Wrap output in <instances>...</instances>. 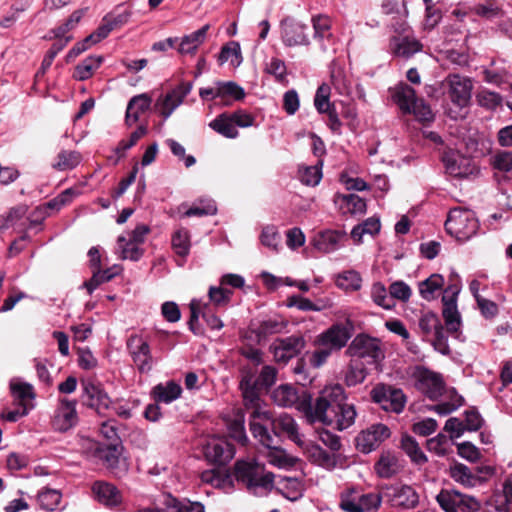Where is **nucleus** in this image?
I'll list each match as a JSON object with an SVG mask.
<instances>
[{"label":"nucleus","instance_id":"9b49d317","mask_svg":"<svg viewBox=\"0 0 512 512\" xmlns=\"http://www.w3.org/2000/svg\"><path fill=\"white\" fill-rule=\"evenodd\" d=\"M121 444L95 445L93 456L112 473L118 475L128 470L127 458L123 455Z\"/></svg>","mask_w":512,"mask_h":512},{"label":"nucleus","instance_id":"b1692460","mask_svg":"<svg viewBox=\"0 0 512 512\" xmlns=\"http://www.w3.org/2000/svg\"><path fill=\"white\" fill-rule=\"evenodd\" d=\"M128 348L140 372H148L152 368L150 346L142 337L134 335L128 340Z\"/></svg>","mask_w":512,"mask_h":512},{"label":"nucleus","instance_id":"58836bf2","mask_svg":"<svg viewBox=\"0 0 512 512\" xmlns=\"http://www.w3.org/2000/svg\"><path fill=\"white\" fill-rule=\"evenodd\" d=\"M330 80L333 88L340 95H348L351 91V80L340 65L333 63L330 70Z\"/></svg>","mask_w":512,"mask_h":512},{"label":"nucleus","instance_id":"e433bc0d","mask_svg":"<svg viewBox=\"0 0 512 512\" xmlns=\"http://www.w3.org/2000/svg\"><path fill=\"white\" fill-rule=\"evenodd\" d=\"M82 161V156L78 151L62 149L58 152L52 168L57 171H68L76 168Z\"/></svg>","mask_w":512,"mask_h":512},{"label":"nucleus","instance_id":"774afa93","mask_svg":"<svg viewBox=\"0 0 512 512\" xmlns=\"http://www.w3.org/2000/svg\"><path fill=\"white\" fill-rule=\"evenodd\" d=\"M285 328V321L273 318L263 321L258 328V332L260 335L267 336L271 334L281 333Z\"/></svg>","mask_w":512,"mask_h":512},{"label":"nucleus","instance_id":"f8f14e48","mask_svg":"<svg viewBox=\"0 0 512 512\" xmlns=\"http://www.w3.org/2000/svg\"><path fill=\"white\" fill-rule=\"evenodd\" d=\"M436 500L445 512H475L480 509V503L475 498L455 490H442Z\"/></svg>","mask_w":512,"mask_h":512},{"label":"nucleus","instance_id":"7ed1b4c3","mask_svg":"<svg viewBox=\"0 0 512 512\" xmlns=\"http://www.w3.org/2000/svg\"><path fill=\"white\" fill-rule=\"evenodd\" d=\"M237 481L242 482L249 492L258 495L273 487L274 475L254 460L237 461L234 467Z\"/></svg>","mask_w":512,"mask_h":512},{"label":"nucleus","instance_id":"052dcab7","mask_svg":"<svg viewBox=\"0 0 512 512\" xmlns=\"http://www.w3.org/2000/svg\"><path fill=\"white\" fill-rule=\"evenodd\" d=\"M476 99L480 106L490 110L496 109L502 103L501 95L488 89L479 91Z\"/></svg>","mask_w":512,"mask_h":512},{"label":"nucleus","instance_id":"1a4fd4ad","mask_svg":"<svg viewBox=\"0 0 512 512\" xmlns=\"http://www.w3.org/2000/svg\"><path fill=\"white\" fill-rule=\"evenodd\" d=\"M384 500L391 506L403 509H412L419 503V494L415 488L408 484L394 483L382 486Z\"/></svg>","mask_w":512,"mask_h":512},{"label":"nucleus","instance_id":"0eeeda50","mask_svg":"<svg viewBox=\"0 0 512 512\" xmlns=\"http://www.w3.org/2000/svg\"><path fill=\"white\" fill-rule=\"evenodd\" d=\"M191 82H181L166 93L161 94L154 103L155 111L167 120L173 112L184 102L192 90Z\"/></svg>","mask_w":512,"mask_h":512},{"label":"nucleus","instance_id":"c85d7f7f","mask_svg":"<svg viewBox=\"0 0 512 512\" xmlns=\"http://www.w3.org/2000/svg\"><path fill=\"white\" fill-rule=\"evenodd\" d=\"M151 104L152 98L146 93L132 97L126 109V123L129 126L135 124L139 120L140 115L147 111Z\"/></svg>","mask_w":512,"mask_h":512},{"label":"nucleus","instance_id":"680f3d73","mask_svg":"<svg viewBox=\"0 0 512 512\" xmlns=\"http://www.w3.org/2000/svg\"><path fill=\"white\" fill-rule=\"evenodd\" d=\"M330 86L328 84H322L318 87L315 98L314 105L318 112L326 113L331 109L329 97H330Z\"/></svg>","mask_w":512,"mask_h":512},{"label":"nucleus","instance_id":"5701e85b","mask_svg":"<svg viewBox=\"0 0 512 512\" xmlns=\"http://www.w3.org/2000/svg\"><path fill=\"white\" fill-rule=\"evenodd\" d=\"M91 492L94 500L106 507H117L122 503L121 491L112 483L98 480L92 484Z\"/></svg>","mask_w":512,"mask_h":512},{"label":"nucleus","instance_id":"69168bd1","mask_svg":"<svg viewBox=\"0 0 512 512\" xmlns=\"http://www.w3.org/2000/svg\"><path fill=\"white\" fill-rule=\"evenodd\" d=\"M314 37L323 39L331 35V20L328 16L318 15L312 18Z\"/></svg>","mask_w":512,"mask_h":512},{"label":"nucleus","instance_id":"bf43d9fd","mask_svg":"<svg viewBox=\"0 0 512 512\" xmlns=\"http://www.w3.org/2000/svg\"><path fill=\"white\" fill-rule=\"evenodd\" d=\"M426 5L425 9V17L422 23L423 29L425 31L433 30L442 18L441 10L436 8L433 4V0L429 2H424Z\"/></svg>","mask_w":512,"mask_h":512},{"label":"nucleus","instance_id":"f257e3e1","mask_svg":"<svg viewBox=\"0 0 512 512\" xmlns=\"http://www.w3.org/2000/svg\"><path fill=\"white\" fill-rule=\"evenodd\" d=\"M272 400L278 406L295 407L305 414L310 423L334 425L338 430L350 427L356 417L354 406L346 403L344 389L339 384L327 385L314 405L309 394L304 392L300 395L297 389L289 384L277 387L272 392Z\"/></svg>","mask_w":512,"mask_h":512},{"label":"nucleus","instance_id":"ea45409f","mask_svg":"<svg viewBox=\"0 0 512 512\" xmlns=\"http://www.w3.org/2000/svg\"><path fill=\"white\" fill-rule=\"evenodd\" d=\"M336 202L343 213L356 215L366 211L365 200L356 194L339 195Z\"/></svg>","mask_w":512,"mask_h":512},{"label":"nucleus","instance_id":"2f4dec72","mask_svg":"<svg viewBox=\"0 0 512 512\" xmlns=\"http://www.w3.org/2000/svg\"><path fill=\"white\" fill-rule=\"evenodd\" d=\"M277 490L288 500L296 501L302 497L304 485L298 478L283 477L276 483Z\"/></svg>","mask_w":512,"mask_h":512},{"label":"nucleus","instance_id":"4c0bfd02","mask_svg":"<svg viewBox=\"0 0 512 512\" xmlns=\"http://www.w3.org/2000/svg\"><path fill=\"white\" fill-rule=\"evenodd\" d=\"M10 390L15 400L19 402V406H27L35 397L33 386L20 379H12L10 382Z\"/></svg>","mask_w":512,"mask_h":512},{"label":"nucleus","instance_id":"de8ad7c7","mask_svg":"<svg viewBox=\"0 0 512 512\" xmlns=\"http://www.w3.org/2000/svg\"><path fill=\"white\" fill-rule=\"evenodd\" d=\"M117 250L120 252L121 259L137 261L143 254L140 245L128 241L126 236H119L117 239Z\"/></svg>","mask_w":512,"mask_h":512},{"label":"nucleus","instance_id":"cd10ccee","mask_svg":"<svg viewBox=\"0 0 512 512\" xmlns=\"http://www.w3.org/2000/svg\"><path fill=\"white\" fill-rule=\"evenodd\" d=\"M209 29L210 25L206 24L197 31L183 36L178 45V52L181 55H195L198 48L205 42Z\"/></svg>","mask_w":512,"mask_h":512},{"label":"nucleus","instance_id":"a19ab883","mask_svg":"<svg viewBox=\"0 0 512 512\" xmlns=\"http://www.w3.org/2000/svg\"><path fill=\"white\" fill-rule=\"evenodd\" d=\"M444 285V278L440 274H432L430 277L419 283V293L427 301L436 298L437 293Z\"/></svg>","mask_w":512,"mask_h":512},{"label":"nucleus","instance_id":"6ab92c4d","mask_svg":"<svg viewBox=\"0 0 512 512\" xmlns=\"http://www.w3.org/2000/svg\"><path fill=\"white\" fill-rule=\"evenodd\" d=\"M305 346L303 337L292 335L286 338L276 339L271 345V351L277 362L286 363L297 356Z\"/></svg>","mask_w":512,"mask_h":512},{"label":"nucleus","instance_id":"c9c22d12","mask_svg":"<svg viewBox=\"0 0 512 512\" xmlns=\"http://www.w3.org/2000/svg\"><path fill=\"white\" fill-rule=\"evenodd\" d=\"M274 440L272 439V442L270 445L262 444L266 448V452L264 453L265 458L267 461L278 468H289L294 466L295 464V458L288 455L285 450L273 446Z\"/></svg>","mask_w":512,"mask_h":512},{"label":"nucleus","instance_id":"e2e57ef3","mask_svg":"<svg viewBox=\"0 0 512 512\" xmlns=\"http://www.w3.org/2000/svg\"><path fill=\"white\" fill-rule=\"evenodd\" d=\"M322 178L321 165L304 167L300 170L301 182L308 186H316Z\"/></svg>","mask_w":512,"mask_h":512},{"label":"nucleus","instance_id":"338daca9","mask_svg":"<svg viewBox=\"0 0 512 512\" xmlns=\"http://www.w3.org/2000/svg\"><path fill=\"white\" fill-rule=\"evenodd\" d=\"M219 61L220 63L231 61L233 64L236 63L238 65L241 61V51L239 44L236 42H231L225 45L220 52Z\"/></svg>","mask_w":512,"mask_h":512},{"label":"nucleus","instance_id":"412c9836","mask_svg":"<svg viewBox=\"0 0 512 512\" xmlns=\"http://www.w3.org/2000/svg\"><path fill=\"white\" fill-rule=\"evenodd\" d=\"M262 423L264 426L266 423H271L272 430L275 435L285 436L297 445L302 443L303 436L299 432L298 424L289 414L282 413L276 418H272L270 415V420Z\"/></svg>","mask_w":512,"mask_h":512},{"label":"nucleus","instance_id":"a211bd4d","mask_svg":"<svg viewBox=\"0 0 512 512\" xmlns=\"http://www.w3.org/2000/svg\"><path fill=\"white\" fill-rule=\"evenodd\" d=\"M446 172L458 178L468 177L472 175L476 168L471 158L461 154L459 151L448 150L442 157Z\"/></svg>","mask_w":512,"mask_h":512},{"label":"nucleus","instance_id":"37998d69","mask_svg":"<svg viewBox=\"0 0 512 512\" xmlns=\"http://www.w3.org/2000/svg\"><path fill=\"white\" fill-rule=\"evenodd\" d=\"M62 494L57 489L45 487L37 494L39 506L46 511H54L61 503Z\"/></svg>","mask_w":512,"mask_h":512},{"label":"nucleus","instance_id":"864d4df0","mask_svg":"<svg viewBox=\"0 0 512 512\" xmlns=\"http://www.w3.org/2000/svg\"><path fill=\"white\" fill-rule=\"evenodd\" d=\"M358 500V491L355 488H347L340 493L339 506L345 512H361Z\"/></svg>","mask_w":512,"mask_h":512},{"label":"nucleus","instance_id":"13d9d810","mask_svg":"<svg viewBox=\"0 0 512 512\" xmlns=\"http://www.w3.org/2000/svg\"><path fill=\"white\" fill-rule=\"evenodd\" d=\"M217 212V207L215 202L211 199H202L198 203L192 205L186 212L185 216H206V215H214Z\"/></svg>","mask_w":512,"mask_h":512},{"label":"nucleus","instance_id":"c756f323","mask_svg":"<svg viewBox=\"0 0 512 512\" xmlns=\"http://www.w3.org/2000/svg\"><path fill=\"white\" fill-rule=\"evenodd\" d=\"M165 505L163 509L143 508L136 512H205L204 506L199 502L178 501L172 497L166 500Z\"/></svg>","mask_w":512,"mask_h":512},{"label":"nucleus","instance_id":"0e129e2a","mask_svg":"<svg viewBox=\"0 0 512 512\" xmlns=\"http://www.w3.org/2000/svg\"><path fill=\"white\" fill-rule=\"evenodd\" d=\"M389 294L392 300L407 302L412 295V290L404 281H395L389 286Z\"/></svg>","mask_w":512,"mask_h":512},{"label":"nucleus","instance_id":"7c9ffc66","mask_svg":"<svg viewBox=\"0 0 512 512\" xmlns=\"http://www.w3.org/2000/svg\"><path fill=\"white\" fill-rule=\"evenodd\" d=\"M344 233L327 230L319 233L314 239V247L323 253H331L340 247Z\"/></svg>","mask_w":512,"mask_h":512},{"label":"nucleus","instance_id":"8fccbe9b","mask_svg":"<svg viewBox=\"0 0 512 512\" xmlns=\"http://www.w3.org/2000/svg\"><path fill=\"white\" fill-rule=\"evenodd\" d=\"M370 295L373 302L384 309L389 310L395 306L394 302L387 294V289L385 285L382 284L381 282L373 283V285L371 286Z\"/></svg>","mask_w":512,"mask_h":512},{"label":"nucleus","instance_id":"603ef678","mask_svg":"<svg viewBox=\"0 0 512 512\" xmlns=\"http://www.w3.org/2000/svg\"><path fill=\"white\" fill-rule=\"evenodd\" d=\"M419 328L426 338H430L443 327L436 314L426 312L423 313L419 319Z\"/></svg>","mask_w":512,"mask_h":512},{"label":"nucleus","instance_id":"f704fd0d","mask_svg":"<svg viewBox=\"0 0 512 512\" xmlns=\"http://www.w3.org/2000/svg\"><path fill=\"white\" fill-rule=\"evenodd\" d=\"M390 46L394 54L405 58L411 57L412 55L420 51L422 48V45L418 40H416L415 38H410L408 36H405L403 38H392Z\"/></svg>","mask_w":512,"mask_h":512},{"label":"nucleus","instance_id":"a18cd8bd","mask_svg":"<svg viewBox=\"0 0 512 512\" xmlns=\"http://www.w3.org/2000/svg\"><path fill=\"white\" fill-rule=\"evenodd\" d=\"M401 448L413 463L422 465L427 462L426 455L420 449L419 444L414 438L403 436L401 439Z\"/></svg>","mask_w":512,"mask_h":512},{"label":"nucleus","instance_id":"79ce46f5","mask_svg":"<svg viewBox=\"0 0 512 512\" xmlns=\"http://www.w3.org/2000/svg\"><path fill=\"white\" fill-rule=\"evenodd\" d=\"M102 62V56H89L85 58L75 67L73 77L79 81L89 79L94 74V72L101 66Z\"/></svg>","mask_w":512,"mask_h":512},{"label":"nucleus","instance_id":"3c124183","mask_svg":"<svg viewBox=\"0 0 512 512\" xmlns=\"http://www.w3.org/2000/svg\"><path fill=\"white\" fill-rule=\"evenodd\" d=\"M201 480L217 488L225 487L226 484L230 483L229 475L220 468L203 471L201 473Z\"/></svg>","mask_w":512,"mask_h":512},{"label":"nucleus","instance_id":"c03bdc74","mask_svg":"<svg viewBox=\"0 0 512 512\" xmlns=\"http://www.w3.org/2000/svg\"><path fill=\"white\" fill-rule=\"evenodd\" d=\"M335 284L345 291H357L362 286V278L357 271L346 270L337 275Z\"/></svg>","mask_w":512,"mask_h":512},{"label":"nucleus","instance_id":"f3484780","mask_svg":"<svg viewBox=\"0 0 512 512\" xmlns=\"http://www.w3.org/2000/svg\"><path fill=\"white\" fill-rule=\"evenodd\" d=\"M390 437V430L384 424H374L356 437V447L362 453H370Z\"/></svg>","mask_w":512,"mask_h":512},{"label":"nucleus","instance_id":"a878e982","mask_svg":"<svg viewBox=\"0 0 512 512\" xmlns=\"http://www.w3.org/2000/svg\"><path fill=\"white\" fill-rule=\"evenodd\" d=\"M350 337L349 330L345 326L335 324L317 337V343L333 350H340L347 344Z\"/></svg>","mask_w":512,"mask_h":512},{"label":"nucleus","instance_id":"5fc2aeb1","mask_svg":"<svg viewBox=\"0 0 512 512\" xmlns=\"http://www.w3.org/2000/svg\"><path fill=\"white\" fill-rule=\"evenodd\" d=\"M366 378V371L363 364L357 359H353L345 372V383L348 386H355L362 383Z\"/></svg>","mask_w":512,"mask_h":512},{"label":"nucleus","instance_id":"39448f33","mask_svg":"<svg viewBox=\"0 0 512 512\" xmlns=\"http://www.w3.org/2000/svg\"><path fill=\"white\" fill-rule=\"evenodd\" d=\"M445 228L456 239L465 241L476 234L479 223L473 211L457 207L450 210Z\"/></svg>","mask_w":512,"mask_h":512},{"label":"nucleus","instance_id":"4be33fe9","mask_svg":"<svg viewBox=\"0 0 512 512\" xmlns=\"http://www.w3.org/2000/svg\"><path fill=\"white\" fill-rule=\"evenodd\" d=\"M308 26L293 18H286L281 22L282 41L286 46L308 45L309 37L306 33Z\"/></svg>","mask_w":512,"mask_h":512},{"label":"nucleus","instance_id":"dca6fc26","mask_svg":"<svg viewBox=\"0 0 512 512\" xmlns=\"http://www.w3.org/2000/svg\"><path fill=\"white\" fill-rule=\"evenodd\" d=\"M206 459L218 465H225L235 454L233 446L222 437L208 438L203 446Z\"/></svg>","mask_w":512,"mask_h":512},{"label":"nucleus","instance_id":"473e14b6","mask_svg":"<svg viewBox=\"0 0 512 512\" xmlns=\"http://www.w3.org/2000/svg\"><path fill=\"white\" fill-rule=\"evenodd\" d=\"M181 393H182L181 386L174 381L160 383V384L156 385L152 390L154 399L157 402H163L166 404L171 403L174 400L178 399L181 396Z\"/></svg>","mask_w":512,"mask_h":512},{"label":"nucleus","instance_id":"423d86ee","mask_svg":"<svg viewBox=\"0 0 512 512\" xmlns=\"http://www.w3.org/2000/svg\"><path fill=\"white\" fill-rule=\"evenodd\" d=\"M454 280L444 290L442 297L443 310L442 314L445 320L447 330L455 333L458 332L461 327V316L457 309V296L460 293L461 285L457 275H453Z\"/></svg>","mask_w":512,"mask_h":512},{"label":"nucleus","instance_id":"bb28decb","mask_svg":"<svg viewBox=\"0 0 512 512\" xmlns=\"http://www.w3.org/2000/svg\"><path fill=\"white\" fill-rule=\"evenodd\" d=\"M417 388L431 399L438 398L444 389L441 376L429 370H420L417 375Z\"/></svg>","mask_w":512,"mask_h":512},{"label":"nucleus","instance_id":"393cba45","mask_svg":"<svg viewBox=\"0 0 512 512\" xmlns=\"http://www.w3.org/2000/svg\"><path fill=\"white\" fill-rule=\"evenodd\" d=\"M403 460L392 451H383L374 464V471L378 477L389 479L397 475L403 469Z\"/></svg>","mask_w":512,"mask_h":512},{"label":"nucleus","instance_id":"9d476101","mask_svg":"<svg viewBox=\"0 0 512 512\" xmlns=\"http://www.w3.org/2000/svg\"><path fill=\"white\" fill-rule=\"evenodd\" d=\"M298 446L311 463L325 470L332 471L344 465V457L341 454L328 452L313 441H305L303 439L302 443Z\"/></svg>","mask_w":512,"mask_h":512},{"label":"nucleus","instance_id":"20e7f679","mask_svg":"<svg viewBox=\"0 0 512 512\" xmlns=\"http://www.w3.org/2000/svg\"><path fill=\"white\" fill-rule=\"evenodd\" d=\"M391 96L404 114H413L418 121L429 122L434 114L429 105L418 99L415 90L405 83L391 89Z\"/></svg>","mask_w":512,"mask_h":512},{"label":"nucleus","instance_id":"72a5a7b5","mask_svg":"<svg viewBox=\"0 0 512 512\" xmlns=\"http://www.w3.org/2000/svg\"><path fill=\"white\" fill-rule=\"evenodd\" d=\"M209 127L218 134L229 139H235L239 135L230 113L227 112L218 115L209 123Z\"/></svg>","mask_w":512,"mask_h":512},{"label":"nucleus","instance_id":"aec40b11","mask_svg":"<svg viewBox=\"0 0 512 512\" xmlns=\"http://www.w3.org/2000/svg\"><path fill=\"white\" fill-rule=\"evenodd\" d=\"M76 405L75 400H60L52 419V426L56 431L66 432L77 424Z\"/></svg>","mask_w":512,"mask_h":512},{"label":"nucleus","instance_id":"6e6d98bb","mask_svg":"<svg viewBox=\"0 0 512 512\" xmlns=\"http://www.w3.org/2000/svg\"><path fill=\"white\" fill-rule=\"evenodd\" d=\"M384 499L383 495V489L381 488L380 493H366V494H359V509H361V512H372L377 510L382 500Z\"/></svg>","mask_w":512,"mask_h":512},{"label":"nucleus","instance_id":"f03ea898","mask_svg":"<svg viewBox=\"0 0 512 512\" xmlns=\"http://www.w3.org/2000/svg\"><path fill=\"white\" fill-rule=\"evenodd\" d=\"M259 389L260 386L257 384L255 373L244 372L240 382V390L245 407L251 410L250 430L254 438L258 439L261 444L270 445L272 435L269 434L266 426L262 423L270 420V412L261 402Z\"/></svg>","mask_w":512,"mask_h":512},{"label":"nucleus","instance_id":"ddd939ff","mask_svg":"<svg viewBox=\"0 0 512 512\" xmlns=\"http://www.w3.org/2000/svg\"><path fill=\"white\" fill-rule=\"evenodd\" d=\"M371 397L385 411L400 413L404 409L406 398L401 389L387 385H377L371 391Z\"/></svg>","mask_w":512,"mask_h":512},{"label":"nucleus","instance_id":"4d7b16f0","mask_svg":"<svg viewBox=\"0 0 512 512\" xmlns=\"http://www.w3.org/2000/svg\"><path fill=\"white\" fill-rule=\"evenodd\" d=\"M244 97L245 91L237 83L232 81L219 82V98L239 101Z\"/></svg>","mask_w":512,"mask_h":512},{"label":"nucleus","instance_id":"49530a36","mask_svg":"<svg viewBox=\"0 0 512 512\" xmlns=\"http://www.w3.org/2000/svg\"><path fill=\"white\" fill-rule=\"evenodd\" d=\"M260 243L273 252H278L281 245V236L274 225H266L262 228Z\"/></svg>","mask_w":512,"mask_h":512},{"label":"nucleus","instance_id":"2eb2a0df","mask_svg":"<svg viewBox=\"0 0 512 512\" xmlns=\"http://www.w3.org/2000/svg\"><path fill=\"white\" fill-rule=\"evenodd\" d=\"M348 351L358 361L366 359L368 363L376 364L384 357L379 341L368 336H357Z\"/></svg>","mask_w":512,"mask_h":512},{"label":"nucleus","instance_id":"09e8293b","mask_svg":"<svg viewBox=\"0 0 512 512\" xmlns=\"http://www.w3.org/2000/svg\"><path fill=\"white\" fill-rule=\"evenodd\" d=\"M172 248L179 256L185 257L189 254L191 242L190 233L185 228L177 229L172 235Z\"/></svg>","mask_w":512,"mask_h":512},{"label":"nucleus","instance_id":"4468645a","mask_svg":"<svg viewBox=\"0 0 512 512\" xmlns=\"http://www.w3.org/2000/svg\"><path fill=\"white\" fill-rule=\"evenodd\" d=\"M447 93L453 104L466 107L472 96L473 81L467 76L450 74L446 77Z\"/></svg>","mask_w":512,"mask_h":512},{"label":"nucleus","instance_id":"6e6552de","mask_svg":"<svg viewBox=\"0 0 512 512\" xmlns=\"http://www.w3.org/2000/svg\"><path fill=\"white\" fill-rule=\"evenodd\" d=\"M83 404L101 414L111 406V398L103 385L94 378L81 381Z\"/></svg>","mask_w":512,"mask_h":512}]
</instances>
